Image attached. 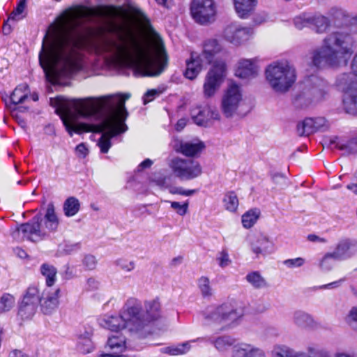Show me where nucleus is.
<instances>
[{
    "mask_svg": "<svg viewBox=\"0 0 357 357\" xmlns=\"http://www.w3.org/2000/svg\"><path fill=\"white\" fill-rule=\"evenodd\" d=\"M186 68L183 75L188 79H195L202 68V59L200 55L191 52L190 57L185 61Z\"/></svg>",
    "mask_w": 357,
    "mask_h": 357,
    "instance_id": "23",
    "label": "nucleus"
},
{
    "mask_svg": "<svg viewBox=\"0 0 357 357\" xmlns=\"http://www.w3.org/2000/svg\"><path fill=\"white\" fill-rule=\"evenodd\" d=\"M171 206L172 208L176 210V213L180 215H184L188 211V203L185 202L183 204H181L179 202H171Z\"/></svg>",
    "mask_w": 357,
    "mask_h": 357,
    "instance_id": "54",
    "label": "nucleus"
},
{
    "mask_svg": "<svg viewBox=\"0 0 357 357\" xmlns=\"http://www.w3.org/2000/svg\"><path fill=\"white\" fill-rule=\"evenodd\" d=\"M219 116L217 111H213L208 107H198L191 111V118L199 126H208L211 119H219Z\"/></svg>",
    "mask_w": 357,
    "mask_h": 357,
    "instance_id": "20",
    "label": "nucleus"
},
{
    "mask_svg": "<svg viewBox=\"0 0 357 357\" xmlns=\"http://www.w3.org/2000/svg\"><path fill=\"white\" fill-rule=\"evenodd\" d=\"M266 77L276 92H286L296 79L295 69L287 62H276L269 65L265 71Z\"/></svg>",
    "mask_w": 357,
    "mask_h": 357,
    "instance_id": "8",
    "label": "nucleus"
},
{
    "mask_svg": "<svg viewBox=\"0 0 357 357\" xmlns=\"http://www.w3.org/2000/svg\"><path fill=\"white\" fill-rule=\"evenodd\" d=\"M271 179L273 183L275 184L280 185L281 186H284L287 185V178L283 174L279 172L271 173Z\"/></svg>",
    "mask_w": 357,
    "mask_h": 357,
    "instance_id": "53",
    "label": "nucleus"
},
{
    "mask_svg": "<svg viewBox=\"0 0 357 357\" xmlns=\"http://www.w3.org/2000/svg\"><path fill=\"white\" fill-rule=\"evenodd\" d=\"M130 93L123 94V99L121 95H108L100 96L98 98L89 97L84 99H68L70 101H78L84 103H96L97 106H100V103L103 100H109L112 105H114L116 113H117V121L124 122L128 115V113L125 107V101L130 98Z\"/></svg>",
    "mask_w": 357,
    "mask_h": 357,
    "instance_id": "12",
    "label": "nucleus"
},
{
    "mask_svg": "<svg viewBox=\"0 0 357 357\" xmlns=\"http://www.w3.org/2000/svg\"><path fill=\"white\" fill-rule=\"evenodd\" d=\"M252 33V29L241 27L236 24H231L225 27L223 31L224 38L235 45H238L247 41Z\"/></svg>",
    "mask_w": 357,
    "mask_h": 357,
    "instance_id": "17",
    "label": "nucleus"
},
{
    "mask_svg": "<svg viewBox=\"0 0 357 357\" xmlns=\"http://www.w3.org/2000/svg\"><path fill=\"white\" fill-rule=\"evenodd\" d=\"M116 264L122 270L126 271H131L135 268L134 261H128L127 260L120 259L116 261Z\"/></svg>",
    "mask_w": 357,
    "mask_h": 357,
    "instance_id": "55",
    "label": "nucleus"
},
{
    "mask_svg": "<svg viewBox=\"0 0 357 357\" xmlns=\"http://www.w3.org/2000/svg\"><path fill=\"white\" fill-rule=\"evenodd\" d=\"M169 56L165 50L162 37L158 33V76L167 68Z\"/></svg>",
    "mask_w": 357,
    "mask_h": 357,
    "instance_id": "28",
    "label": "nucleus"
},
{
    "mask_svg": "<svg viewBox=\"0 0 357 357\" xmlns=\"http://www.w3.org/2000/svg\"><path fill=\"white\" fill-rule=\"evenodd\" d=\"M59 224L52 202L49 203L44 216L41 213L35 215L29 222L17 228L18 234L32 242L40 241L56 231Z\"/></svg>",
    "mask_w": 357,
    "mask_h": 357,
    "instance_id": "6",
    "label": "nucleus"
},
{
    "mask_svg": "<svg viewBox=\"0 0 357 357\" xmlns=\"http://www.w3.org/2000/svg\"><path fill=\"white\" fill-rule=\"evenodd\" d=\"M100 14L109 19H115L121 15V9L114 6H107L100 9Z\"/></svg>",
    "mask_w": 357,
    "mask_h": 357,
    "instance_id": "46",
    "label": "nucleus"
},
{
    "mask_svg": "<svg viewBox=\"0 0 357 357\" xmlns=\"http://www.w3.org/2000/svg\"><path fill=\"white\" fill-rule=\"evenodd\" d=\"M336 146L338 149L344 151L349 154L356 153H357V136L344 143L338 142Z\"/></svg>",
    "mask_w": 357,
    "mask_h": 357,
    "instance_id": "44",
    "label": "nucleus"
},
{
    "mask_svg": "<svg viewBox=\"0 0 357 357\" xmlns=\"http://www.w3.org/2000/svg\"><path fill=\"white\" fill-rule=\"evenodd\" d=\"M310 357H330L328 354L323 351H317L314 348L308 347L307 349Z\"/></svg>",
    "mask_w": 357,
    "mask_h": 357,
    "instance_id": "63",
    "label": "nucleus"
},
{
    "mask_svg": "<svg viewBox=\"0 0 357 357\" xmlns=\"http://www.w3.org/2000/svg\"><path fill=\"white\" fill-rule=\"evenodd\" d=\"M345 280L344 278L332 282L331 283L323 284L321 286L317 287V289H335L339 287L341 284Z\"/></svg>",
    "mask_w": 357,
    "mask_h": 357,
    "instance_id": "60",
    "label": "nucleus"
},
{
    "mask_svg": "<svg viewBox=\"0 0 357 357\" xmlns=\"http://www.w3.org/2000/svg\"><path fill=\"white\" fill-rule=\"evenodd\" d=\"M257 3V0H234L235 10L241 18H247Z\"/></svg>",
    "mask_w": 357,
    "mask_h": 357,
    "instance_id": "29",
    "label": "nucleus"
},
{
    "mask_svg": "<svg viewBox=\"0 0 357 357\" xmlns=\"http://www.w3.org/2000/svg\"><path fill=\"white\" fill-rule=\"evenodd\" d=\"M273 357H299L301 354H296L289 347L285 345L276 346L273 351Z\"/></svg>",
    "mask_w": 357,
    "mask_h": 357,
    "instance_id": "45",
    "label": "nucleus"
},
{
    "mask_svg": "<svg viewBox=\"0 0 357 357\" xmlns=\"http://www.w3.org/2000/svg\"><path fill=\"white\" fill-rule=\"evenodd\" d=\"M310 14L308 13H303L294 19L295 26L300 30L304 27L310 28Z\"/></svg>",
    "mask_w": 357,
    "mask_h": 357,
    "instance_id": "49",
    "label": "nucleus"
},
{
    "mask_svg": "<svg viewBox=\"0 0 357 357\" xmlns=\"http://www.w3.org/2000/svg\"><path fill=\"white\" fill-rule=\"evenodd\" d=\"M63 208L65 215L72 217L78 213L80 204L76 197H70L64 202Z\"/></svg>",
    "mask_w": 357,
    "mask_h": 357,
    "instance_id": "38",
    "label": "nucleus"
},
{
    "mask_svg": "<svg viewBox=\"0 0 357 357\" xmlns=\"http://www.w3.org/2000/svg\"><path fill=\"white\" fill-rule=\"evenodd\" d=\"M40 272L45 279L47 287H52L56 280V268L52 264L44 263L40 266Z\"/></svg>",
    "mask_w": 357,
    "mask_h": 357,
    "instance_id": "32",
    "label": "nucleus"
},
{
    "mask_svg": "<svg viewBox=\"0 0 357 357\" xmlns=\"http://www.w3.org/2000/svg\"><path fill=\"white\" fill-rule=\"evenodd\" d=\"M15 299L10 294L4 293L0 298V313L10 311L14 306Z\"/></svg>",
    "mask_w": 357,
    "mask_h": 357,
    "instance_id": "43",
    "label": "nucleus"
},
{
    "mask_svg": "<svg viewBox=\"0 0 357 357\" xmlns=\"http://www.w3.org/2000/svg\"><path fill=\"white\" fill-rule=\"evenodd\" d=\"M310 28L314 29L317 33H324L329 26L328 19L323 15L310 14Z\"/></svg>",
    "mask_w": 357,
    "mask_h": 357,
    "instance_id": "33",
    "label": "nucleus"
},
{
    "mask_svg": "<svg viewBox=\"0 0 357 357\" xmlns=\"http://www.w3.org/2000/svg\"><path fill=\"white\" fill-rule=\"evenodd\" d=\"M190 13L195 21L206 24L214 20L215 6L213 0H192Z\"/></svg>",
    "mask_w": 357,
    "mask_h": 357,
    "instance_id": "13",
    "label": "nucleus"
},
{
    "mask_svg": "<svg viewBox=\"0 0 357 357\" xmlns=\"http://www.w3.org/2000/svg\"><path fill=\"white\" fill-rule=\"evenodd\" d=\"M226 63L223 61H215L208 72L204 84V95L213 96L220 87L225 76Z\"/></svg>",
    "mask_w": 357,
    "mask_h": 357,
    "instance_id": "14",
    "label": "nucleus"
},
{
    "mask_svg": "<svg viewBox=\"0 0 357 357\" xmlns=\"http://www.w3.org/2000/svg\"><path fill=\"white\" fill-rule=\"evenodd\" d=\"M82 263L88 270H93L96 266L97 260L94 256L87 255L84 257Z\"/></svg>",
    "mask_w": 357,
    "mask_h": 357,
    "instance_id": "52",
    "label": "nucleus"
},
{
    "mask_svg": "<svg viewBox=\"0 0 357 357\" xmlns=\"http://www.w3.org/2000/svg\"><path fill=\"white\" fill-rule=\"evenodd\" d=\"M156 96V89H153L149 90L143 96V103L146 105L149 102L153 100Z\"/></svg>",
    "mask_w": 357,
    "mask_h": 357,
    "instance_id": "61",
    "label": "nucleus"
},
{
    "mask_svg": "<svg viewBox=\"0 0 357 357\" xmlns=\"http://www.w3.org/2000/svg\"><path fill=\"white\" fill-rule=\"evenodd\" d=\"M100 325L112 331L127 328L139 338L153 335L156 330V301H146L144 305L135 298L127 301L119 316H104Z\"/></svg>",
    "mask_w": 357,
    "mask_h": 357,
    "instance_id": "4",
    "label": "nucleus"
},
{
    "mask_svg": "<svg viewBox=\"0 0 357 357\" xmlns=\"http://www.w3.org/2000/svg\"><path fill=\"white\" fill-rule=\"evenodd\" d=\"M221 50V45L216 39H208L204 43L203 51L201 56L208 63H211L214 56Z\"/></svg>",
    "mask_w": 357,
    "mask_h": 357,
    "instance_id": "27",
    "label": "nucleus"
},
{
    "mask_svg": "<svg viewBox=\"0 0 357 357\" xmlns=\"http://www.w3.org/2000/svg\"><path fill=\"white\" fill-rule=\"evenodd\" d=\"M26 7V0H20L17 7L14 9V10L10 13L8 17V21L13 20L18 21L22 19V16L21 15L24 12Z\"/></svg>",
    "mask_w": 357,
    "mask_h": 357,
    "instance_id": "48",
    "label": "nucleus"
},
{
    "mask_svg": "<svg viewBox=\"0 0 357 357\" xmlns=\"http://www.w3.org/2000/svg\"><path fill=\"white\" fill-rule=\"evenodd\" d=\"M202 315L208 321L218 323L234 322L243 316V311L230 303H223L212 310L204 312Z\"/></svg>",
    "mask_w": 357,
    "mask_h": 357,
    "instance_id": "11",
    "label": "nucleus"
},
{
    "mask_svg": "<svg viewBox=\"0 0 357 357\" xmlns=\"http://www.w3.org/2000/svg\"><path fill=\"white\" fill-rule=\"evenodd\" d=\"M205 144L199 140L180 142L177 145L176 151L188 157H193L202 152Z\"/></svg>",
    "mask_w": 357,
    "mask_h": 357,
    "instance_id": "25",
    "label": "nucleus"
},
{
    "mask_svg": "<svg viewBox=\"0 0 357 357\" xmlns=\"http://www.w3.org/2000/svg\"><path fill=\"white\" fill-rule=\"evenodd\" d=\"M197 284L204 298L210 297L212 295V289L210 286V281L207 277H201L198 280Z\"/></svg>",
    "mask_w": 357,
    "mask_h": 357,
    "instance_id": "47",
    "label": "nucleus"
},
{
    "mask_svg": "<svg viewBox=\"0 0 357 357\" xmlns=\"http://www.w3.org/2000/svg\"><path fill=\"white\" fill-rule=\"evenodd\" d=\"M190 342H185L177 345H172L160 349L161 353L169 355H181L187 353L190 349Z\"/></svg>",
    "mask_w": 357,
    "mask_h": 357,
    "instance_id": "37",
    "label": "nucleus"
},
{
    "mask_svg": "<svg viewBox=\"0 0 357 357\" xmlns=\"http://www.w3.org/2000/svg\"><path fill=\"white\" fill-rule=\"evenodd\" d=\"M153 164V161L147 158L142 161L135 169V172H141L146 169L151 167V166Z\"/></svg>",
    "mask_w": 357,
    "mask_h": 357,
    "instance_id": "62",
    "label": "nucleus"
},
{
    "mask_svg": "<svg viewBox=\"0 0 357 357\" xmlns=\"http://www.w3.org/2000/svg\"><path fill=\"white\" fill-rule=\"evenodd\" d=\"M171 192L184 196H192L196 192V190H185L182 187H177L172 190Z\"/></svg>",
    "mask_w": 357,
    "mask_h": 357,
    "instance_id": "58",
    "label": "nucleus"
},
{
    "mask_svg": "<svg viewBox=\"0 0 357 357\" xmlns=\"http://www.w3.org/2000/svg\"><path fill=\"white\" fill-rule=\"evenodd\" d=\"M223 202L225 208L231 212L236 211L238 206V199L234 191L228 192L225 195Z\"/></svg>",
    "mask_w": 357,
    "mask_h": 357,
    "instance_id": "41",
    "label": "nucleus"
},
{
    "mask_svg": "<svg viewBox=\"0 0 357 357\" xmlns=\"http://www.w3.org/2000/svg\"><path fill=\"white\" fill-rule=\"evenodd\" d=\"M59 296L60 289L51 294H46L44 291L41 297L39 296V303L44 314H50L56 310L59 305Z\"/></svg>",
    "mask_w": 357,
    "mask_h": 357,
    "instance_id": "21",
    "label": "nucleus"
},
{
    "mask_svg": "<svg viewBox=\"0 0 357 357\" xmlns=\"http://www.w3.org/2000/svg\"><path fill=\"white\" fill-rule=\"evenodd\" d=\"M241 99L242 95L239 87L236 84L229 86L222 97L221 103L222 112L227 118L233 116Z\"/></svg>",
    "mask_w": 357,
    "mask_h": 357,
    "instance_id": "16",
    "label": "nucleus"
},
{
    "mask_svg": "<svg viewBox=\"0 0 357 357\" xmlns=\"http://www.w3.org/2000/svg\"><path fill=\"white\" fill-rule=\"evenodd\" d=\"M75 150H76L77 153L80 157H82V158L86 157V155L88 154V152H89L86 145L84 143H81V144H78L76 146Z\"/></svg>",
    "mask_w": 357,
    "mask_h": 357,
    "instance_id": "64",
    "label": "nucleus"
},
{
    "mask_svg": "<svg viewBox=\"0 0 357 357\" xmlns=\"http://www.w3.org/2000/svg\"><path fill=\"white\" fill-rule=\"evenodd\" d=\"M50 101L51 105L56 107V112L71 137L73 133H102L98 146L102 153L109 151L112 138L128 130L124 122L117 121V112L109 100H102L100 106L96 103L70 101L60 96L51 98Z\"/></svg>",
    "mask_w": 357,
    "mask_h": 357,
    "instance_id": "1",
    "label": "nucleus"
},
{
    "mask_svg": "<svg viewBox=\"0 0 357 357\" xmlns=\"http://www.w3.org/2000/svg\"><path fill=\"white\" fill-rule=\"evenodd\" d=\"M235 75L240 78H252L257 75V67L250 59H241L238 63Z\"/></svg>",
    "mask_w": 357,
    "mask_h": 357,
    "instance_id": "26",
    "label": "nucleus"
},
{
    "mask_svg": "<svg viewBox=\"0 0 357 357\" xmlns=\"http://www.w3.org/2000/svg\"><path fill=\"white\" fill-rule=\"evenodd\" d=\"M294 323L301 328H308L312 326L313 319L308 313L298 310L293 315Z\"/></svg>",
    "mask_w": 357,
    "mask_h": 357,
    "instance_id": "35",
    "label": "nucleus"
},
{
    "mask_svg": "<svg viewBox=\"0 0 357 357\" xmlns=\"http://www.w3.org/2000/svg\"><path fill=\"white\" fill-rule=\"evenodd\" d=\"M351 69L353 73H342L337 77L336 85L344 93L342 104L345 112L357 115V54L352 60Z\"/></svg>",
    "mask_w": 357,
    "mask_h": 357,
    "instance_id": "7",
    "label": "nucleus"
},
{
    "mask_svg": "<svg viewBox=\"0 0 357 357\" xmlns=\"http://www.w3.org/2000/svg\"><path fill=\"white\" fill-rule=\"evenodd\" d=\"M329 15L334 20V23L337 26H343L350 22V31H356V26L357 25V16L351 17L347 15L344 10L336 7L331 8L328 12Z\"/></svg>",
    "mask_w": 357,
    "mask_h": 357,
    "instance_id": "22",
    "label": "nucleus"
},
{
    "mask_svg": "<svg viewBox=\"0 0 357 357\" xmlns=\"http://www.w3.org/2000/svg\"><path fill=\"white\" fill-rule=\"evenodd\" d=\"M328 90L327 82L317 76L310 75L304 81V89L297 94L293 103L297 108L308 107L314 101L322 100Z\"/></svg>",
    "mask_w": 357,
    "mask_h": 357,
    "instance_id": "9",
    "label": "nucleus"
},
{
    "mask_svg": "<svg viewBox=\"0 0 357 357\" xmlns=\"http://www.w3.org/2000/svg\"><path fill=\"white\" fill-rule=\"evenodd\" d=\"M335 260L332 252L326 253L322 258L320 262V267L321 269L328 271L331 270L333 266V261Z\"/></svg>",
    "mask_w": 357,
    "mask_h": 357,
    "instance_id": "50",
    "label": "nucleus"
},
{
    "mask_svg": "<svg viewBox=\"0 0 357 357\" xmlns=\"http://www.w3.org/2000/svg\"><path fill=\"white\" fill-rule=\"evenodd\" d=\"M204 342V341H210L211 343L214 344L215 348L220 351H224L227 349L228 347H231L234 344L235 340L230 336H221L218 337L215 340L211 339V337H198L196 340H194L192 342Z\"/></svg>",
    "mask_w": 357,
    "mask_h": 357,
    "instance_id": "31",
    "label": "nucleus"
},
{
    "mask_svg": "<svg viewBox=\"0 0 357 357\" xmlns=\"http://www.w3.org/2000/svg\"><path fill=\"white\" fill-rule=\"evenodd\" d=\"M313 118H306L297 124V132L299 136H308L314 133Z\"/></svg>",
    "mask_w": 357,
    "mask_h": 357,
    "instance_id": "39",
    "label": "nucleus"
},
{
    "mask_svg": "<svg viewBox=\"0 0 357 357\" xmlns=\"http://www.w3.org/2000/svg\"><path fill=\"white\" fill-rule=\"evenodd\" d=\"M357 253V240L344 238L339 241L332 252L333 258L337 261L347 260Z\"/></svg>",
    "mask_w": 357,
    "mask_h": 357,
    "instance_id": "18",
    "label": "nucleus"
},
{
    "mask_svg": "<svg viewBox=\"0 0 357 357\" xmlns=\"http://www.w3.org/2000/svg\"><path fill=\"white\" fill-rule=\"evenodd\" d=\"M28 86L26 84H22L17 86L13 93H11L9 99L10 104L8 105L7 102H6V105L9 107V108H12V107H15L20 103H22L27 98H28Z\"/></svg>",
    "mask_w": 357,
    "mask_h": 357,
    "instance_id": "30",
    "label": "nucleus"
},
{
    "mask_svg": "<svg viewBox=\"0 0 357 357\" xmlns=\"http://www.w3.org/2000/svg\"><path fill=\"white\" fill-rule=\"evenodd\" d=\"M169 167L175 177L181 181H190L202 174L199 162L192 158L175 157L172 159Z\"/></svg>",
    "mask_w": 357,
    "mask_h": 357,
    "instance_id": "10",
    "label": "nucleus"
},
{
    "mask_svg": "<svg viewBox=\"0 0 357 357\" xmlns=\"http://www.w3.org/2000/svg\"><path fill=\"white\" fill-rule=\"evenodd\" d=\"M233 357H266L263 349L251 344L241 343L234 347Z\"/></svg>",
    "mask_w": 357,
    "mask_h": 357,
    "instance_id": "24",
    "label": "nucleus"
},
{
    "mask_svg": "<svg viewBox=\"0 0 357 357\" xmlns=\"http://www.w3.org/2000/svg\"><path fill=\"white\" fill-rule=\"evenodd\" d=\"M304 263L305 259L302 257L289 259L284 261V264H285L289 268L301 267L304 264Z\"/></svg>",
    "mask_w": 357,
    "mask_h": 357,
    "instance_id": "57",
    "label": "nucleus"
},
{
    "mask_svg": "<svg viewBox=\"0 0 357 357\" xmlns=\"http://www.w3.org/2000/svg\"><path fill=\"white\" fill-rule=\"evenodd\" d=\"M90 47L98 55H107L114 60L126 63L137 76L156 75V40L145 37L139 40L130 35L126 40L121 35L116 37L101 35L92 41Z\"/></svg>",
    "mask_w": 357,
    "mask_h": 357,
    "instance_id": "3",
    "label": "nucleus"
},
{
    "mask_svg": "<svg viewBox=\"0 0 357 357\" xmlns=\"http://www.w3.org/2000/svg\"><path fill=\"white\" fill-rule=\"evenodd\" d=\"M250 248L256 257H259L271 254L273 250V244L267 236L259 234L251 240Z\"/></svg>",
    "mask_w": 357,
    "mask_h": 357,
    "instance_id": "19",
    "label": "nucleus"
},
{
    "mask_svg": "<svg viewBox=\"0 0 357 357\" xmlns=\"http://www.w3.org/2000/svg\"><path fill=\"white\" fill-rule=\"evenodd\" d=\"M217 260L218 261L220 266L222 268L226 267L231 262L228 252L226 250H222L220 252V255L217 257Z\"/></svg>",
    "mask_w": 357,
    "mask_h": 357,
    "instance_id": "56",
    "label": "nucleus"
},
{
    "mask_svg": "<svg viewBox=\"0 0 357 357\" xmlns=\"http://www.w3.org/2000/svg\"><path fill=\"white\" fill-rule=\"evenodd\" d=\"M313 123L315 132L319 130L324 131L327 128L326 120L324 117L313 118Z\"/></svg>",
    "mask_w": 357,
    "mask_h": 357,
    "instance_id": "51",
    "label": "nucleus"
},
{
    "mask_svg": "<svg viewBox=\"0 0 357 357\" xmlns=\"http://www.w3.org/2000/svg\"><path fill=\"white\" fill-rule=\"evenodd\" d=\"M108 347L114 353H121L126 349V337L120 334L113 335L108 338Z\"/></svg>",
    "mask_w": 357,
    "mask_h": 357,
    "instance_id": "36",
    "label": "nucleus"
},
{
    "mask_svg": "<svg viewBox=\"0 0 357 357\" xmlns=\"http://www.w3.org/2000/svg\"><path fill=\"white\" fill-rule=\"evenodd\" d=\"M158 331L165 330L169 325V321L166 317H162L158 310Z\"/></svg>",
    "mask_w": 357,
    "mask_h": 357,
    "instance_id": "59",
    "label": "nucleus"
},
{
    "mask_svg": "<svg viewBox=\"0 0 357 357\" xmlns=\"http://www.w3.org/2000/svg\"><path fill=\"white\" fill-rule=\"evenodd\" d=\"M245 279L255 289H259L269 287L266 280L261 276L259 271H252L248 273Z\"/></svg>",
    "mask_w": 357,
    "mask_h": 357,
    "instance_id": "34",
    "label": "nucleus"
},
{
    "mask_svg": "<svg viewBox=\"0 0 357 357\" xmlns=\"http://www.w3.org/2000/svg\"><path fill=\"white\" fill-rule=\"evenodd\" d=\"M86 45V40L81 33H60L52 24L43 38L38 54L46 80L52 84H59L61 78L79 70Z\"/></svg>",
    "mask_w": 357,
    "mask_h": 357,
    "instance_id": "2",
    "label": "nucleus"
},
{
    "mask_svg": "<svg viewBox=\"0 0 357 357\" xmlns=\"http://www.w3.org/2000/svg\"><path fill=\"white\" fill-rule=\"evenodd\" d=\"M259 215V211L257 209H252L247 211L242 215L243 226L246 229L252 227L258 219Z\"/></svg>",
    "mask_w": 357,
    "mask_h": 357,
    "instance_id": "42",
    "label": "nucleus"
},
{
    "mask_svg": "<svg viewBox=\"0 0 357 357\" xmlns=\"http://www.w3.org/2000/svg\"><path fill=\"white\" fill-rule=\"evenodd\" d=\"M39 303V290L36 287H29L18 307V316L22 320L31 319L36 312Z\"/></svg>",
    "mask_w": 357,
    "mask_h": 357,
    "instance_id": "15",
    "label": "nucleus"
},
{
    "mask_svg": "<svg viewBox=\"0 0 357 357\" xmlns=\"http://www.w3.org/2000/svg\"><path fill=\"white\" fill-rule=\"evenodd\" d=\"M91 332H86V337L82 338V336H78L77 347L79 352L87 354L92 351L93 345L91 340Z\"/></svg>",
    "mask_w": 357,
    "mask_h": 357,
    "instance_id": "40",
    "label": "nucleus"
},
{
    "mask_svg": "<svg viewBox=\"0 0 357 357\" xmlns=\"http://www.w3.org/2000/svg\"><path fill=\"white\" fill-rule=\"evenodd\" d=\"M354 43L351 33L343 30L332 33L324 39V46L314 53L313 65L317 68L337 66L341 58L346 60V56L351 54Z\"/></svg>",
    "mask_w": 357,
    "mask_h": 357,
    "instance_id": "5",
    "label": "nucleus"
}]
</instances>
